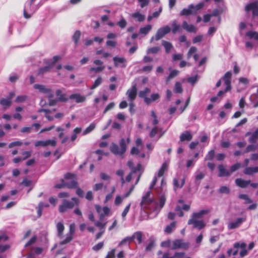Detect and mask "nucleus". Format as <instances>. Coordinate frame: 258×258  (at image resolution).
Returning a JSON list of instances; mask_svg holds the SVG:
<instances>
[{"label":"nucleus","mask_w":258,"mask_h":258,"mask_svg":"<svg viewBox=\"0 0 258 258\" xmlns=\"http://www.w3.org/2000/svg\"><path fill=\"white\" fill-rule=\"evenodd\" d=\"M152 29V26L151 25H147L144 27H141L140 29L139 32L140 34L144 35H147Z\"/></svg>","instance_id":"nucleus-29"},{"label":"nucleus","mask_w":258,"mask_h":258,"mask_svg":"<svg viewBox=\"0 0 258 258\" xmlns=\"http://www.w3.org/2000/svg\"><path fill=\"white\" fill-rule=\"evenodd\" d=\"M131 206V203H130L128 204L127 206H126V207L124 209L123 211L122 212V213L121 214V216L123 218H125V217H126L127 214L128 213V212L130 209Z\"/></svg>","instance_id":"nucleus-55"},{"label":"nucleus","mask_w":258,"mask_h":258,"mask_svg":"<svg viewBox=\"0 0 258 258\" xmlns=\"http://www.w3.org/2000/svg\"><path fill=\"white\" fill-rule=\"evenodd\" d=\"M81 32L79 30L76 31L73 36V40L76 46L78 44Z\"/></svg>","instance_id":"nucleus-38"},{"label":"nucleus","mask_w":258,"mask_h":258,"mask_svg":"<svg viewBox=\"0 0 258 258\" xmlns=\"http://www.w3.org/2000/svg\"><path fill=\"white\" fill-rule=\"evenodd\" d=\"M192 136L190 133L189 132L186 131L181 134L180 136V140L182 142L184 141H189L192 139Z\"/></svg>","instance_id":"nucleus-26"},{"label":"nucleus","mask_w":258,"mask_h":258,"mask_svg":"<svg viewBox=\"0 0 258 258\" xmlns=\"http://www.w3.org/2000/svg\"><path fill=\"white\" fill-rule=\"evenodd\" d=\"M235 183L241 188H246L250 183V180H245L240 178H237L235 180Z\"/></svg>","instance_id":"nucleus-22"},{"label":"nucleus","mask_w":258,"mask_h":258,"mask_svg":"<svg viewBox=\"0 0 258 258\" xmlns=\"http://www.w3.org/2000/svg\"><path fill=\"white\" fill-rule=\"evenodd\" d=\"M102 82V79L101 77H98L95 81L93 85L90 87L91 89H94L99 86Z\"/></svg>","instance_id":"nucleus-44"},{"label":"nucleus","mask_w":258,"mask_h":258,"mask_svg":"<svg viewBox=\"0 0 258 258\" xmlns=\"http://www.w3.org/2000/svg\"><path fill=\"white\" fill-rule=\"evenodd\" d=\"M78 200L77 198H73L71 201L63 200L62 204L59 206V211L61 213L64 212L68 209L72 208L75 205L78 204Z\"/></svg>","instance_id":"nucleus-5"},{"label":"nucleus","mask_w":258,"mask_h":258,"mask_svg":"<svg viewBox=\"0 0 258 258\" xmlns=\"http://www.w3.org/2000/svg\"><path fill=\"white\" fill-rule=\"evenodd\" d=\"M53 68V64H48L47 66H45L43 68H40L39 70L38 74L40 75L44 74L47 72H48Z\"/></svg>","instance_id":"nucleus-35"},{"label":"nucleus","mask_w":258,"mask_h":258,"mask_svg":"<svg viewBox=\"0 0 258 258\" xmlns=\"http://www.w3.org/2000/svg\"><path fill=\"white\" fill-rule=\"evenodd\" d=\"M104 69V66H98L97 67H91L90 69V72H94L97 73L102 72Z\"/></svg>","instance_id":"nucleus-46"},{"label":"nucleus","mask_w":258,"mask_h":258,"mask_svg":"<svg viewBox=\"0 0 258 258\" xmlns=\"http://www.w3.org/2000/svg\"><path fill=\"white\" fill-rule=\"evenodd\" d=\"M160 50V48L158 46L151 47L147 49V53L148 54H156L159 52Z\"/></svg>","instance_id":"nucleus-43"},{"label":"nucleus","mask_w":258,"mask_h":258,"mask_svg":"<svg viewBox=\"0 0 258 258\" xmlns=\"http://www.w3.org/2000/svg\"><path fill=\"white\" fill-rule=\"evenodd\" d=\"M187 224L192 225L193 228L201 230L204 228L206 224L203 220H199L194 218H190L188 220Z\"/></svg>","instance_id":"nucleus-8"},{"label":"nucleus","mask_w":258,"mask_h":258,"mask_svg":"<svg viewBox=\"0 0 258 258\" xmlns=\"http://www.w3.org/2000/svg\"><path fill=\"white\" fill-rule=\"evenodd\" d=\"M95 126H96L95 124H94V123H91V124H90V125L88 127H87L84 131V132L83 133V135H86L90 133L95 128Z\"/></svg>","instance_id":"nucleus-45"},{"label":"nucleus","mask_w":258,"mask_h":258,"mask_svg":"<svg viewBox=\"0 0 258 258\" xmlns=\"http://www.w3.org/2000/svg\"><path fill=\"white\" fill-rule=\"evenodd\" d=\"M117 25L121 28H124L127 25V22L125 19L123 18L121 19L118 22H117Z\"/></svg>","instance_id":"nucleus-56"},{"label":"nucleus","mask_w":258,"mask_h":258,"mask_svg":"<svg viewBox=\"0 0 258 258\" xmlns=\"http://www.w3.org/2000/svg\"><path fill=\"white\" fill-rule=\"evenodd\" d=\"M215 156V151L214 150H210L206 155L205 160H212Z\"/></svg>","instance_id":"nucleus-47"},{"label":"nucleus","mask_w":258,"mask_h":258,"mask_svg":"<svg viewBox=\"0 0 258 258\" xmlns=\"http://www.w3.org/2000/svg\"><path fill=\"white\" fill-rule=\"evenodd\" d=\"M210 211L209 209L202 210L198 212L193 213L191 218L199 219L202 218L204 215L209 213Z\"/></svg>","instance_id":"nucleus-18"},{"label":"nucleus","mask_w":258,"mask_h":258,"mask_svg":"<svg viewBox=\"0 0 258 258\" xmlns=\"http://www.w3.org/2000/svg\"><path fill=\"white\" fill-rule=\"evenodd\" d=\"M157 180V177L155 176L150 186V190L146 192L145 195H143L140 203L141 210L151 213H154L155 216H157L159 213L158 203L155 201L151 190L155 185Z\"/></svg>","instance_id":"nucleus-1"},{"label":"nucleus","mask_w":258,"mask_h":258,"mask_svg":"<svg viewBox=\"0 0 258 258\" xmlns=\"http://www.w3.org/2000/svg\"><path fill=\"white\" fill-rule=\"evenodd\" d=\"M256 147L254 145H248L244 151V153H248L250 151H253L255 150Z\"/></svg>","instance_id":"nucleus-61"},{"label":"nucleus","mask_w":258,"mask_h":258,"mask_svg":"<svg viewBox=\"0 0 258 258\" xmlns=\"http://www.w3.org/2000/svg\"><path fill=\"white\" fill-rule=\"evenodd\" d=\"M171 28L168 26H165L158 29L155 36V40L158 41L163 38L165 35L168 34Z\"/></svg>","instance_id":"nucleus-7"},{"label":"nucleus","mask_w":258,"mask_h":258,"mask_svg":"<svg viewBox=\"0 0 258 258\" xmlns=\"http://www.w3.org/2000/svg\"><path fill=\"white\" fill-rule=\"evenodd\" d=\"M178 74L179 71L178 70H171L169 76L166 78V83H168V82L171 80V79L177 76L178 75Z\"/></svg>","instance_id":"nucleus-34"},{"label":"nucleus","mask_w":258,"mask_h":258,"mask_svg":"<svg viewBox=\"0 0 258 258\" xmlns=\"http://www.w3.org/2000/svg\"><path fill=\"white\" fill-rule=\"evenodd\" d=\"M195 9V6L192 4L189 5L187 8L183 9L180 12V15L181 16H187L191 14H194V9Z\"/></svg>","instance_id":"nucleus-15"},{"label":"nucleus","mask_w":258,"mask_h":258,"mask_svg":"<svg viewBox=\"0 0 258 258\" xmlns=\"http://www.w3.org/2000/svg\"><path fill=\"white\" fill-rule=\"evenodd\" d=\"M176 224V222L174 221L170 223V224L167 225L164 230L165 232L168 234L171 233L175 228Z\"/></svg>","instance_id":"nucleus-28"},{"label":"nucleus","mask_w":258,"mask_h":258,"mask_svg":"<svg viewBox=\"0 0 258 258\" xmlns=\"http://www.w3.org/2000/svg\"><path fill=\"white\" fill-rule=\"evenodd\" d=\"M133 240L136 238L139 243H141L142 241V233L140 231L136 232L131 236Z\"/></svg>","instance_id":"nucleus-39"},{"label":"nucleus","mask_w":258,"mask_h":258,"mask_svg":"<svg viewBox=\"0 0 258 258\" xmlns=\"http://www.w3.org/2000/svg\"><path fill=\"white\" fill-rule=\"evenodd\" d=\"M75 231V224L72 223L70 225L69 232L66 235V238L60 242V244L63 245L70 242L73 238V235Z\"/></svg>","instance_id":"nucleus-9"},{"label":"nucleus","mask_w":258,"mask_h":258,"mask_svg":"<svg viewBox=\"0 0 258 258\" xmlns=\"http://www.w3.org/2000/svg\"><path fill=\"white\" fill-rule=\"evenodd\" d=\"M160 98V95L159 94L156 93H153L151 95L150 97L145 98V102L149 105L152 103L153 102L156 101L157 100L159 99Z\"/></svg>","instance_id":"nucleus-20"},{"label":"nucleus","mask_w":258,"mask_h":258,"mask_svg":"<svg viewBox=\"0 0 258 258\" xmlns=\"http://www.w3.org/2000/svg\"><path fill=\"white\" fill-rule=\"evenodd\" d=\"M218 192L220 194H228L230 192V189L226 186H222L219 189Z\"/></svg>","instance_id":"nucleus-49"},{"label":"nucleus","mask_w":258,"mask_h":258,"mask_svg":"<svg viewBox=\"0 0 258 258\" xmlns=\"http://www.w3.org/2000/svg\"><path fill=\"white\" fill-rule=\"evenodd\" d=\"M258 172L257 167H247L243 170V173L246 175H252L253 173Z\"/></svg>","instance_id":"nucleus-24"},{"label":"nucleus","mask_w":258,"mask_h":258,"mask_svg":"<svg viewBox=\"0 0 258 258\" xmlns=\"http://www.w3.org/2000/svg\"><path fill=\"white\" fill-rule=\"evenodd\" d=\"M172 32L173 34L176 33L177 32H180L181 31V26L177 24L176 22L175 21H174L172 22Z\"/></svg>","instance_id":"nucleus-31"},{"label":"nucleus","mask_w":258,"mask_h":258,"mask_svg":"<svg viewBox=\"0 0 258 258\" xmlns=\"http://www.w3.org/2000/svg\"><path fill=\"white\" fill-rule=\"evenodd\" d=\"M120 148L114 143L110 146V151L115 155H122L126 151V144L124 139H121L119 142Z\"/></svg>","instance_id":"nucleus-4"},{"label":"nucleus","mask_w":258,"mask_h":258,"mask_svg":"<svg viewBox=\"0 0 258 258\" xmlns=\"http://www.w3.org/2000/svg\"><path fill=\"white\" fill-rule=\"evenodd\" d=\"M218 169L219 171V176L220 177L228 176L231 174L230 172L226 170L223 165H219L218 166Z\"/></svg>","instance_id":"nucleus-23"},{"label":"nucleus","mask_w":258,"mask_h":258,"mask_svg":"<svg viewBox=\"0 0 258 258\" xmlns=\"http://www.w3.org/2000/svg\"><path fill=\"white\" fill-rule=\"evenodd\" d=\"M131 17L139 22H142L145 20V16L139 11L132 14Z\"/></svg>","instance_id":"nucleus-21"},{"label":"nucleus","mask_w":258,"mask_h":258,"mask_svg":"<svg viewBox=\"0 0 258 258\" xmlns=\"http://www.w3.org/2000/svg\"><path fill=\"white\" fill-rule=\"evenodd\" d=\"M189 246L188 242H184L182 239H176L172 241V245L171 247L172 249H187Z\"/></svg>","instance_id":"nucleus-6"},{"label":"nucleus","mask_w":258,"mask_h":258,"mask_svg":"<svg viewBox=\"0 0 258 258\" xmlns=\"http://www.w3.org/2000/svg\"><path fill=\"white\" fill-rule=\"evenodd\" d=\"M162 44L164 47L165 52L167 53H169L173 49V45L171 43L168 41L162 40Z\"/></svg>","instance_id":"nucleus-25"},{"label":"nucleus","mask_w":258,"mask_h":258,"mask_svg":"<svg viewBox=\"0 0 258 258\" xmlns=\"http://www.w3.org/2000/svg\"><path fill=\"white\" fill-rule=\"evenodd\" d=\"M64 177L66 179H70V181L64 182L63 180H62V183L60 184H56L55 187L57 188H61L64 186H67L69 188H72L77 187V182L74 179V174L67 173L65 175Z\"/></svg>","instance_id":"nucleus-3"},{"label":"nucleus","mask_w":258,"mask_h":258,"mask_svg":"<svg viewBox=\"0 0 258 258\" xmlns=\"http://www.w3.org/2000/svg\"><path fill=\"white\" fill-rule=\"evenodd\" d=\"M106 44L108 47H115L117 45V42L115 40H108L106 41Z\"/></svg>","instance_id":"nucleus-54"},{"label":"nucleus","mask_w":258,"mask_h":258,"mask_svg":"<svg viewBox=\"0 0 258 258\" xmlns=\"http://www.w3.org/2000/svg\"><path fill=\"white\" fill-rule=\"evenodd\" d=\"M241 167V164L239 163H237L233 165H232L230 168V173L235 171L237 169H238Z\"/></svg>","instance_id":"nucleus-60"},{"label":"nucleus","mask_w":258,"mask_h":258,"mask_svg":"<svg viewBox=\"0 0 258 258\" xmlns=\"http://www.w3.org/2000/svg\"><path fill=\"white\" fill-rule=\"evenodd\" d=\"M158 130L159 128L157 127V126H154L150 133V137L151 138H153L155 137V136L157 134Z\"/></svg>","instance_id":"nucleus-63"},{"label":"nucleus","mask_w":258,"mask_h":258,"mask_svg":"<svg viewBox=\"0 0 258 258\" xmlns=\"http://www.w3.org/2000/svg\"><path fill=\"white\" fill-rule=\"evenodd\" d=\"M185 183V179L183 178L181 180V183L179 184L178 183V180L176 178H174L173 179V185L174 186V189L175 190L176 188H181Z\"/></svg>","instance_id":"nucleus-40"},{"label":"nucleus","mask_w":258,"mask_h":258,"mask_svg":"<svg viewBox=\"0 0 258 258\" xmlns=\"http://www.w3.org/2000/svg\"><path fill=\"white\" fill-rule=\"evenodd\" d=\"M104 243L103 242H99L96 245H94L92 249L95 251H98L101 249L103 246Z\"/></svg>","instance_id":"nucleus-64"},{"label":"nucleus","mask_w":258,"mask_h":258,"mask_svg":"<svg viewBox=\"0 0 258 258\" xmlns=\"http://www.w3.org/2000/svg\"><path fill=\"white\" fill-rule=\"evenodd\" d=\"M35 89H37L39 92L44 94L47 92L48 87H46L45 85L41 84H35L33 86Z\"/></svg>","instance_id":"nucleus-27"},{"label":"nucleus","mask_w":258,"mask_h":258,"mask_svg":"<svg viewBox=\"0 0 258 258\" xmlns=\"http://www.w3.org/2000/svg\"><path fill=\"white\" fill-rule=\"evenodd\" d=\"M258 140V128L253 132L249 139V142L252 144L256 142Z\"/></svg>","instance_id":"nucleus-36"},{"label":"nucleus","mask_w":258,"mask_h":258,"mask_svg":"<svg viewBox=\"0 0 258 258\" xmlns=\"http://www.w3.org/2000/svg\"><path fill=\"white\" fill-rule=\"evenodd\" d=\"M95 209L98 214H99L100 219L101 220L106 216L107 215L109 212L110 209L107 207L102 208L99 205L95 206Z\"/></svg>","instance_id":"nucleus-12"},{"label":"nucleus","mask_w":258,"mask_h":258,"mask_svg":"<svg viewBox=\"0 0 258 258\" xmlns=\"http://www.w3.org/2000/svg\"><path fill=\"white\" fill-rule=\"evenodd\" d=\"M182 27L183 29L188 32L196 33L197 30L196 27L194 25L192 24H188L187 22L185 21L182 22Z\"/></svg>","instance_id":"nucleus-19"},{"label":"nucleus","mask_w":258,"mask_h":258,"mask_svg":"<svg viewBox=\"0 0 258 258\" xmlns=\"http://www.w3.org/2000/svg\"><path fill=\"white\" fill-rule=\"evenodd\" d=\"M69 99L75 100L76 103H79L84 102L86 100V97L79 93H74L69 96Z\"/></svg>","instance_id":"nucleus-14"},{"label":"nucleus","mask_w":258,"mask_h":258,"mask_svg":"<svg viewBox=\"0 0 258 258\" xmlns=\"http://www.w3.org/2000/svg\"><path fill=\"white\" fill-rule=\"evenodd\" d=\"M246 36L250 39H253L258 40V32L256 31H249L246 32Z\"/></svg>","instance_id":"nucleus-33"},{"label":"nucleus","mask_w":258,"mask_h":258,"mask_svg":"<svg viewBox=\"0 0 258 258\" xmlns=\"http://www.w3.org/2000/svg\"><path fill=\"white\" fill-rule=\"evenodd\" d=\"M106 223V222L102 223L100 221H96L94 223V224L96 226L99 227L101 230H104Z\"/></svg>","instance_id":"nucleus-58"},{"label":"nucleus","mask_w":258,"mask_h":258,"mask_svg":"<svg viewBox=\"0 0 258 258\" xmlns=\"http://www.w3.org/2000/svg\"><path fill=\"white\" fill-rule=\"evenodd\" d=\"M124 199V198H123L122 196L121 197L120 196H117L115 198V202H114V204L116 205V206H119V205L121 204V203H122L123 200Z\"/></svg>","instance_id":"nucleus-59"},{"label":"nucleus","mask_w":258,"mask_h":258,"mask_svg":"<svg viewBox=\"0 0 258 258\" xmlns=\"http://www.w3.org/2000/svg\"><path fill=\"white\" fill-rule=\"evenodd\" d=\"M57 230L58 232V235L59 237H61L62 235L63 232L64 230V226L61 222H59L56 225Z\"/></svg>","instance_id":"nucleus-41"},{"label":"nucleus","mask_w":258,"mask_h":258,"mask_svg":"<svg viewBox=\"0 0 258 258\" xmlns=\"http://www.w3.org/2000/svg\"><path fill=\"white\" fill-rule=\"evenodd\" d=\"M151 92L150 89L148 88H145L143 90L140 91L139 95L141 98H144L145 101V98H147V94Z\"/></svg>","instance_id":"nucleus-37"},{"label":"nucleus","mask_w":258,"mask_h":258,"mask_svg":"<svg viewBox=\"0 0 258 258\" xmlns=\"http://www.w3.org/2000/svg\"><path fill=\"white\" fill-rule=\"evenodd\" d=\"M245 221V218H238L235 221L230 222L228 224V229H234L237 228Z\"/></svg>","instance_id":"nucleus-13"},{"label":"nucleus","mask_w":258,"mask_h":258,"mask_svg":"<svg viewBox=\"0 0 258 258\" xmlns=\"http://www.w3.org/2000/svg\"><path fill=\"white\" fill-rule=\"evenodd\" d=\"M23 144V142L20 141H17L15 142H11L9 145V148H12L16 146H20Z\"/></svg>","instance_id":"nucleus-53"},{"label":"nucleus","mask_w":258,"mask_h":258,"mask_svg":"<svg viewBox=\"0 0 258 258\" xmlns=\"http://www.w3.org/2000/svg\"><path fill=\"white\" fill-rule=\"evenodd\" d=\"M133 165L134 164L132 161H128L127 162V165L131 169H132L133 173H136L141 170V165L140 164H138L136 167H133Z\"/></svg>","instance_id":"nucleus-30"},{"label":"nucleus","mask_w":258,"mask_h":258,"mask_svg":"<svg viewBox=\"0 0 258 258\" xmlns=\"http://www.w3.org/2000/svg\"><path fill=\"white\" fill-rule=\"evenodd\" d=\"M28 98L27 96L26 95H21L18 96L16 99V102L17 103H22L25 102Z\"/></svg>","instance_id":"nucleus-50"},{"label":"nucleus","mask_w":258,"mask_h":258,"mask_svg":"<svg viewBox=\"0 0 258 258\" xmlns=\"http://www.w3.org/2000/svg\"><path fill=\"white\" fill-rule=\"evenodd\" d=\"M137 94V89L136 86L135 85L132 86L130 89H128L126 92L128 101H134L136 98Z\"/></svg>","instance_id":"nucleus-10"},{"label":"nucleus","mask_w":258,"mask_h":258,"mask_svg":"<svg viewBox=\"0 0 258 258\" xmlns=\"http://www.w3.org/2000/svg\"><path fill=\"white\" fill-rule=\"evenodd\" d=\"M36 0H29L26 2L24 8V16L26 19H29L37 10L38 7L35 5Z\"/></svg>","instance_id":"nucleus-2"},{"label":"nucleus","mask_w":258,"mask_h":258,"mask_svg":"<svg viewBox=\"0 0 258 258\" xmlns=\"http://www.w3.org/2000/svg\"><path fill=\"white\" fill-rule=\"evenodd\" d=\"M0 104L3 106H9L11 104V101L8 98H3L0 101Z\"/></svg>","instance_id":"nucleus-52"},{"label":"nucleus","mask_w":258,"mask_h":258,"mask_svg":"<svg viewBox=\"0 0 258 258\" xmlns=\"http://www.w3.org/2000/svg\"><path fill=\"white\" fill-rule=\"evenodd\" d=\"M174 91L176 93H181L182 92V88L181 84L177 82L175 83Z\"/></svg>","instance_id":"nucleus-48"},{"label":"nucleus","mask_w":258,"mask_h":258,"mask_svg":"<svg viewBox=\"0 0 258 258\" xmlns=\"http://www.w3.org/2000/svg\"><path fill=\"white\" fill-rule=\"evenodd\" d=\"M132 241L133 237H132L131 236L126 237L120 242V243H119V245H122L126 243H130Z\"/></svg>","instance_id":"nucleus-51"},{"label":"nucleus","mask_w":258,"mask_h":258,"mask_svg":"<svg viewBox=\"0 0 258 258\" xmlns=\"http://www.w3.org/2000/svg\"><path fill=\"white\" fill-rule=\"evenodd\" d=\"M55 95L57 97V100L59 102H65L68 101L69 98L65 93H63L60 89H57L55 91Z\"/></svg>","instance_id":"nucleus-17"},{"label":"nucleus","mask_w":258,"mask_h":258,"mask_svg":"<svg viewBox=\"0 0 258 258\" xmlns=\"http://www.w3.org/2000/svg\"><path fill=\"white\" fill-rule=\"evenodd\" d=\"M114 66L117 68H125L126 60L124 57L115 56L113 58Z\"/></svg>","instance_id":"nucleus-11"},{"label":"nucleus","mask_w":258,"mask_h":258,"mask_svg":"<svg viewBox=\"0 0 258 258\" xmlns=\"http://www.w3.org/2000/svg\"><path fill=\"white\" fill-rule=\"evenodd\" d=\"M166 201V198L164 195H162L159 199V204H158V209L159 212L161 209L163 207Z\"/></svg>","instance_id":"nucleus-42"},{"label":"nucleus","mask_w":258,"mask_h":258,"mask_svg":"<svg viewBox=\"0 0 258 258\" xmlns=\"http://www.w3.org/2000/svg\"><path fill=\"white\" fill-rule=\"evenodd\" d=\"M168 168V164L167 163L164 162L162 164L161 167L158 171V176L159 177H162Z\"/></svg>","instance_id":"nucleus-32"},{"label":"nucleus","mask_w":258,"mask_h":258,"mask_svg":"<svg viewBox=\"0 0 258 258\" xmlns=\"http://www.w3.org/2000/svg\"><path fill=\"white\" fill-rule=\"evenodd\" d=\"M197 50V49L195 46H192L190 48L188 53H187V58H190L192 55L195 53Z\"/></svg>","instance_id":"nucleus-62"},{"label":"nucleus","mask_w":258,"mask_h":258,"mask_svg":"<svg viewBox=\"0 0 258 258\" xmlns=\"http://www.w3.org/2000/svg\"><path fill=\"white\" fill-rule=\"evenodd\" d=\"M141 8H143L149 5V0H138Z\"/></svg>","instance_id":"nucleus-57"},{"label":"nucleus","mask_w":258,"mask_h":258,"mask_svg":"<svg viewBox=\"0 0 258 258\" xmlns=\"http://www.w3.org/2000/svg\"><path fill=\"white\" fill-rule=\"evenodd\" d=\"M231 73L230 72H227L224 77L223 80L224 81V83L225 85L226 86V91H228L231 89Z\"/></svg>","instance_id":"nucleus-16"}]
</instances>
